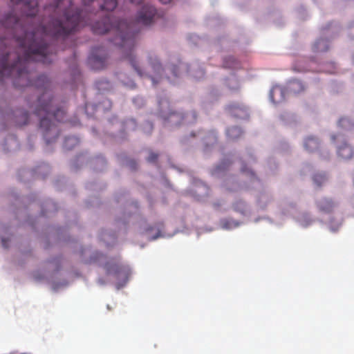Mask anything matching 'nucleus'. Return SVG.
<instances>
[{
  "label": "nucleus",
  "instance_id": "obj_1",
  "mask_svg": "<svg viewBox=\"0 0 354 354\" xmlns=\"http://www.w3.org/2000/svg\"><path fill=\"white\" fill-rule=\"evenodd\" d=\"M10 1L16 6L13 12L19 8L22 11L20 17L13 12L6 15L0 21V30L5 29L8 37L15 39L19 48L13 52L0 50V80L12 77L15 87L35 86L43 90L34 106V114L39 118V129L49 144L59 136V129L53 120L64 122L66 112L64 109L54 105L48 77L41 75L33 82L32 78L35 77V73L29 69L35 62L44 64L52 62L50 47L46 41V37L64 39L81 27L89 24L90 19H84L82 10L62 8L64 0H53L52 4L44 8L46 12L50 13L48 25L40 24L35 27L33 23L38 11L37 1Z\"/></svg>",
  "mask_w": 354,
  "mask_h": 354
},
{
  "label": "nucleus",
  "instance_id": "obj_3",
  "mask_svg": "<svg viewBox=\"0 0 354 354\" xmlns=\"http://www.w3.org/2000/svg\"><path fill=\"white\" fill-rule=\"evenodd\" d=\"M105 268L106 274L113 276L117 281L118 288L123 287L127 283L131 274V270L128 266L118 261L108 262Z\"/></svg>",
  "mask_w": 354,
  "mask_h": 354
},
{
  "label": "nucleus",
  "instance_id": "obj_4",
  "mask_svg": "<svg viewBox=\"0 0 354 354\" xmlns=\"http://www.w3.org/2000/svg\"><path fill=\"white\" fill-rule=\"evenodd\" d=\"M107 53L103 47L94 48L88 57V62L94 70H101L107 64Z\"/></svg>",
  "mask_w": 354,
  "mask_h": 354
},
{
  "label": "nucleus",
  "instance_id": "obj_13",
  "mask_svg": "<svg viewBox=\"0 0 354 354\" xmlns=\"http://www.w3.org/2000/svg\"><path fill=\"white\" fill-rule=\"evenodd\" d=\"M329 48L328 41L324 39H318L313 46V50L315 53L325 52Z\"/></svg>",
  "mask_w": 354,
  "mask_h": 354
},
{
  "label": "nucleus",
  "instance_id": "obj_24",
  "mask_svg": "<svg viewBox=\"0 0 354 354\" xmlns=\"http://www.w3.org/2000/svg\"><path fill=\"white\" fill-rule=\"evenodd\" d=\"M190 115H191L192 118H193V120H196L197 114H196V113L195 111L192 112Z\"/></svg>",
  "mask_w": 354,
  "mask_h": 354
},
{
  "label": "nucleus",
  "instance_id": "obj_20",
  "mask_svg": "<svg viewBox=\"0 0 354 354\" xmlns=\"http://www.w3.org/2000/svg\"><path fill=\"white\" fill-rule=\"evenodd\" d=\"M158 156L157 153L151 152L149 154V157L147 158V160H148V162H154L158 159Z\"/></svg>",
  "mask_w": 354,
  "mask_h": 354
},
{
  "label": "nucleus",
  "instance_id": "obj_10",
  "mask_svg": "<svg viewBox=\"0 0 354 354\" xmlns=\"http://www.w3.org/2000/svg\"><path fill=\"white\" fill-rule=\"evenodd\" d=\"M304 145L307 151L313 152L318 149L319 142L317 138L310 136L305 139Z\"/></svg>",
  "mask_w": 354,
  "mask_h": 354
},
{
  "label": "nucleus",
  "instance_id": "obj_27",
  "mask_svg": "<svg viewBox=\"0 0 354 354\" xmlns=\"http://www.w3.org/2000/svg\"><path fill=\"white\" fill-rule=\"evenodd\" d=\"M93 0H82L84 4L86 5L92 2Z\"/></svg>",
  "mask_w": 354,
  "mask_h": 354
},
{
  "label": "nucleus",
  "instance_id": "obj_18",
  "mask_svg": "<svg viewBox=\"0 0 354 354\" xmlns=\"http://www.w3.org/2000/svg\"><path fill=\"white\" fill-rule=\"evenodd\" d=\"M228 86L230 91H236L239 90V85L236 80L232 79L229 80Z\"/></svg>",
  "mask_w": 354,
  "mask_h": 354
},
{
  "label": "nucleus",
  "instance_id": "obj_14",
  "mask_svg": "<svg viewBox=\"0 0 354 354\" xmlns=\"http://www.w3.org/2000/svg\"><path fill=\"white\" fill-rule=\"evenodd\" d=\"M338 127L346 131H353L354 123L348 118H341L338 121Z\"/></svg>",
  "mask_w": 354,
  "mask_h": 354
},
{
  "label": "nucleus",
  "instance_id": "obj_15",
  "mask_svg": "<svg viewBox=\"0 0 354 354\" xmlns=\"http://www.w3.org/2000/svg\"><path fill=\"white\" fill-rule=\"evenodd\" d=\"M15 114L17 118V121H16L17 125L23 126V125L28 124V119H29V115L27 111H20V112L17 111V112H16Z\"/></svg>",
  "mask_w": 354,
  "mask_h": 354
},
{
  "label": "nucleus",
  "instance_id": "obj_11",
  "mask_svg": "<svg viewBox=\"0 0 354 354\" xmlns=\"http://www.w3.org/2000/svg\"><path fill=\"white\" fill-rule=\"evenodd\" d=\"M317 205L319 209L324 212H330L333 210L335 205L334 203L327 198H322L317 201Z\"/></svg>",
  "mask_w": 354,
  "mask_h": 354
},
{
  "label": "nucleus",
  "instance_id": "obj_22",
  "mask_svg": "<svg viewBox=\"0 0 354 354\" xmlns=\"http://www.w3.org/2000/svg\"><path fill=\"white\" fill-rule=\"evenodd\" d=\"M171 70V71H172V73H173L174 76L177 77L178 75V67L177 66H174Z\"/></svg>",
  "mask_w": 354,
  "mask_h": 354
},
{
  "label": "nucleus",
  "instance_id": "obj_2",
  "mask_svg": "<svg viewBox=\"0 0 354 354\" xmlns=\"http://www.w3.org/2000/svg\"><path fill=\"white\" fill-rule=\"evenodd\" d=\"M156 13L153 6L146 4L138 12L134 22L127 23L126 21L120 20L113 24L110 16H106L102 20L91 24V29L95 34L98 35H104L111 31L115 35L111 41L121 48L124 57L129 59L136 71L142 75L141 71L136 65L132 53L138 37L136 26L151 24Z\"/></svg>",
  "mask_w": 354,
  "mask_h": 354
},
{
  "label": "nucleus",
  "instance_id": "obj_23",
  "mask_svg": "<svg viewBox=\"0 0 354 354\" xmlns=\"http://www.w3.org/2000/svg\"><path fill=\"white\" fill-rule=\"evenodd\" d=\"M341 136L339 134L338 135H332L331 136V140L335 142L336 140H337Z\"/></svg>",
  "mask_w": 354,
  "mask_h": 354
},
{
  "label": "nucleus",
  "instance_id": "obj_17",
  "mask_svg": "<svg viewBox=\"0 0 354 354\" xmlns=\"http://www.w3.org/2000/svg\"><path fill=\"white\" fill-rule=\"evenodd\" d=\"M313 181L318 187H320L326 180V177L325 174H317L313 176Z\"/></svg>",
  "mask_w": 354,
  "mask_h": 354
},
{
  "label": "nucleus",
  "instance_id": "obj_26",
  "mask_svg": "<svg viewBox=\"0 0 354 354\" xmlns=\"http://www.w3.org/2000/svg\"><path fill=\"white\" fill-rule=\"evenodd\" d=\"M129 165L130 167L132 168V169H136V162L134 161H130L129 162Z\"/></svg>",
  "mask_w": 354,
  "mask_h": 354
},
{
  "label": "nucleus",
  "instance_id": "obj_30",
  "mask_svg": "<svg viewBox=\"0 0 354 354\" xmlns=\"http://www.w3.org/2000/svg\"><path fill=\"white\" fill-rule=\"evenodd\" d=\"M4 241H5V240H4V239H2V242H3V245L5 244V243H4Z\"/></svg>",
  "mask_w": 354,
  "mask_h": 354
},
{
  "label": "nucleus",
  "instance_id": "obj_7",
  "mask_svg": "<svg viewBox=\"0 0 354 354\" xmlns=\"http://www.w3.org/2000/svg\"><path fill=\"white\" fill-rule=\"evenodd\" d=\"M337 154L343 159H350L353 155V148L347 143L338 147Z\"/></svg>",
  "mask_w": 354,
  "mask_h": 354
},
{
  "label": "nucleus",
  "instance_id": "obj_6",
  "mask_svg": "<svg viewBox=\"0 0 354 354\" xmlns=\"http://www.w3.org/2000/svg\"><path fill=\"white\" fill-rule=\"evenodd\" d=\"M270 98L274 104L283 101L285 100V90L279 86H274L270 91Z\"/></svg>",
  "mask_w": 354,
  "mask_h": 354
},
{
  "label": "nucleus",
  "instance_id": "obj_29",
  "mask_svg": "<svg viewBox=\"0 0 354 354\" xmlns=\"http://www.w3.org/2000/svg\"><path fill=\"white\" fill-rule=\"evenodd\" d=\"M213 138H214V140H216V138L214 135H213Z\"/></svg>",
  "mask_w": 354,
  "mask_h": 354
},
{
  "label": "nucleus",
  "instance_id": "obj_28",
  "mask_svg": "<svg viewBox=\"0 0 354 354\" xmlns=\"http://www.w3.org/2000/svg\"><path fill=\"white\" fill-rule=\"evenodd\" d=\"M160 2H162V3H168L171 1V0H159Z\"/></svg>",
  "mask_w": 354,
  "mask_h": 354
},
{
  "label": "nucleus",
  "instance_id": "obj_25",
  "mask_svg": "<svg viewBox=\"0 0 354 354\" xmlns=\"http://www.w3.org/2000/svg\"><path fill=\"white\" fill-rule=\"evenodd\" d=\"M176 117L178 118V115L175 114V113H171L170 115H169V119H170L171 121H174L173 118H176Z\"/></svg>",
  "mask_w": 354,
  "mask_h": 354
},
{
  "label": "nucleus",
  "instance_id": "obj_19",
  "mask_svg": "<svg viewBox=\"0 0 354 354\" xmlns=\"http://www.w3.org/2000/svg\"><path fill=\"white\" fill-rule=\"evenodd\" d=\"M241 171H242L243 173H245V174H248V175L250 176V178H251V179H252V180H257V177H256V176H255L254 173L253 171H250V170L248 169L245 166H243V167H241Z\"/></svg>",
  "mask_w": 354,
  "mask_h": 354
},
{
  "label": "nucleus",
  "instance_id": "obj_9",
  "mask_svg": "<svg viewBox=\"0 0 354 354\" xmlns=\"http://www.w3.org/2000/svg\"><path fill=\"white\" fill-rule=\"evenodd\" d=\"M288 89L290 93L297 94L304 91L305 86L301 81L294 80L289 82Z\"/></svg>",
  "mask_w": 354,
  "mask_h": 354
},
{
  "label": "nucleus",
  "instance_id": "obj_5",
  "mask_svg": "<svg viewBox=\"0 0 354 354\" xmlns=\"http://www.w3.org/2000/svg\"><path fill=\"white\" fill-rule=\"evenodd\" d=\"M226 110L232 116L245 119L249 116L248 107L242 102H232L226 106Z\"/></svg>",
  "mask_w": 354,
  "mask_h": 354
},
{
  "label": "nucleus",
  "instance_id": "obj_12",
  "mask_svg": "<svg viewBox=\"0 0 354 354\" xmlns=\"http://www.w3.org/2000/svg\"><path fill=\"white\" fill-rule=\"evenodd\" d=\"M226 133L228 139L234 141L242 136L243 131L239 127H232L227 129Z\"/></svg>",
  "mask_w": 354,
  "mask_h": 354
},
{
  "label": "nucleus",
  "instance_id": "obj_16",
  "mask_svg": "<svg viewBox=\"0 0 354 354\" xmlns=\"http://www.w3.org/2000/svg\"><path fill=\"white\" fill-rule=\"evenodd\" d=\"M79 143V140L75 136L67 137L64 141V147L71 150Z\"/></svg>",
  "mask_w": 354,
  "mask_h": 354
},
{
  "label": "nucleus",
  "instance_id": "obj_21",
  "mask_svg": "<svg viewBox=\"0 0 354 354\" xmlns=\"http://www.w3.org/2000/svg\"><path fill=\"white\" fill-rule=\"evenodd\" d=\"M153 68L155 72L157 73H159L160 71L162 70L161 65L159 63H154L153 64Z\"/></svg>",
  "mask_w": 354,
  "mask_h": 354
},
{
  "label": "nucleus",
  "instance_id": "obj_8",
  "mask_svg": "<svg viewBox=\"0 0 354 354\" xmlns=\"http://www.w3.org/2000/svg\"><path fill=\"white\" fill-rule=\"evenodd\" d=\"M132 3L138 5L140 4L143 0H130ZM118 5L116 0H104V3L101 5L100 8L102 10L112 11Z\"/></svg>",
  "mask_w": 354,
  "mask_h": 354
}]
</instances>
